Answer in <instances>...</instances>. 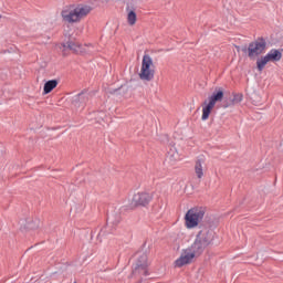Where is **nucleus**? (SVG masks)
<instances>
[{
	"label": "nucleus",
	"mask_w": 283,
	"mask_h": 283,
	"mask_svg": "<svg viewBox=\"0 0 283 283\" xmlns=\"http://www.w3.org/2000/svg\"><path fill=\"white\" fill-rule=\"evenodd\" d=\"M216 232L209 227H201L196 235L193 243L181 251L180 256L175 261L177 269H182L187 264H191L195 258H200L205 253L207 247L213 244Z\"/></svg>",
	"instance_id": "nucleus-1"
},
{
	"label": "nucleus",
	"mask_w": 283,
	"mask_h": 283,
	"mask_svg": "<svg viewBox=\"0 0 283 283\" xmlns=\"http://www.w3.org/2000/svg\"><path fill=\"white\" fill-rule=\"evenodd\" d=\"M90 12H92V7L87 4H78L74 9L63 10L61 12V17L66 23H78V21H81V19H85Z\"/></svg>",
	"instance_id": "nucleus-2"
},
{
	"label": "nucleus",
	"mask_w": 283,
	"mask_h": 283,
	"mask_svg": "<svg viewBox=\"0 0 283 283\" xmlns=\"http://www.w3.org/2000/svg\"><path fill=\"white\" fill-rule=\"evenodd\" d=\"M138 76L144 83H151L156 77V64L151 55L144 54Z\"/></svg>",
	"instance_id": "nucleus-3"
},
{
	"label": "nucleus",
	"mask_w": 283,
	"mask_h": 283,
	"mask_svg": "<svg viewBox=\"0 0 283 283\" xmlns=\"http://www.w3.org/2000/svg\"><path fill=\"white\" fill-rule=\"evenodd\" d=\"M224 98V90L216 88L212 95L208 97L202 104V116L201 120H209V116H211V112H213V107H216V103H222Z\"/></svg>",
	"instance_id": "nucleus-4"
},
{
	"label": "nucleus",
	"mask_w": 283,
	"mask_h": 283,
	"mask_svg": "<svg viewBox=\"0 0 283 283\" xmlns=\"http://www.w3.org/2000/svg\"><path fill=\"white\" fill-rule=\"evenodd\" d=\"M207 213V208L205 207H193L187 211L185 214L186 229H196L202 220H205V214Z\"/></svg>",
	"instance_id": "nucleus-5"
},
{
	"label": "nucleus",
	"mask_w": 283,
	"mask_h": 283,
	"mask_svg": "<svg viewBox=\"0 0 283 283\" xmlns=\"http://www.w3.org/2000/svg\"><path fill=\"white\" fill-rule=\"evenodd\" d=\"M132 275L135 280H143V277L149 275V259L147 253L138 255Z\"/></svg>",
	"instance_id": "nucleus-6"
},
{
	"label": "nucleus",
	"mask_w": 283,
	"mask_h": 283,
	"mask_svg": "<svg viewBox=\"0 0 283 283\" xmlns=\"http://www.w3.org/2000/svg\"><path fill=\"white\" fill-rule=\"evenodd\" d=\"M242 52L248 54L249 59L255 60L260 56V54H264L266 52V40L258 39L249 44V46H243Z\"/></svg>",
	"instance_id": "nucleus-7"
},
{
	"label": "nucleus",
	"mask_w": 283,
	"mask_h": 283,
	"mask_svg": "<svg viewBox=\"0 0 283 283\" xmlns=\"http://www.w3.org/2000/svg\"><path fill=\"white\" fill-rule=\"evenodd\" d=\"M151 200H154V196H151V193L145 191L137 192L133 196L130 205L132 207H147Z\"/></svg>",
	"instance_id": "nucleus-8"
},
{
	"label": "nucleus",
	"mask_w": 283,
	"mask_h": 283,
	"mask_svg": "<svg viewBox=\"0 0 283 283\" xmlns=\"http://www.w3.org/2000/svg\"><path fill=\"white\" fill-rule=\"evenodd\" d=\"M87 101H90V95L87 93H80L73 97L72 105L74 109L83 111L85 105H87Z\"/></svg>",
	"instance_id": "nucleus-9"
},
{
	"label": "nucleus",
	"mask_w": 283,
	"mask_h": 283,
	"mask_svg": "<svg viewBox=\"0 0 283 283\" xmlns=\"http://www.w3.org/2000/svg\"><path fill=\"white\" fill-rule=\"evenodd\" d=\"M69 48L74 54H87L90 52V45L80 44L74 40H69Z\"/></svg>",
	"instance_id": "nucleus-10"
},
{
	"label": "nucleus",
	"mask_w": 283,
	"mask_h": 283,
	"mask_svg": "<svg viewBox=\"0 0 283 283\" xmlns=\"http://www.w3.org/2000/svg\"><path fill=\"white\" fill-rule=\"evenodd\" d=\"M195 174L199 180L205 178V158L200 157L195 163Z\"/></svg>",
	"instance_id": "nucleus-11"
},
{
	"label": "nucleus",
	"mask_w": 283,
	"mask_h": 283,
	"mask_svg": "<svg viewBox=\"0 0 283 283\" xmlns=\"http://www.w3.org/2000/svg\"><path fill=\"white\" fill-rule=\"evenodd\" d=\"M239 103H242V94H234L233 98L223 101L221 107L227 109L229 107H233V105H238Z\"/></svg>",
	"instance_id": "nucleus-12"
},
{
	"label": "nucleus",
	"mask_w": 283,
	"mask_h": 283,
	"mask_svg": "<svg viewBox=\"0 0 283 283\" xmlns=\"http://www.w3.org/2000/svg\"><path fill=\"white\" fill-rule=\"evenodd\" d=\"M265 56L270 63L282 61V53L277 49H272Z\"/></svg>",
	"instance_id": "nucleus-13"
},
{
	"label": "nucleus",
	"mask_w": 283,
	"mask_h": 283,
	"mask_svg": "<svg viewBox=\"0 0 283 283\" xmlns=\"http://www.w3.org/2000/svg\"><path fill=\"white\" fill-rule=\"evenodd\" d=\"M59 86V80H50L44 83L43 94H50L53 90Z\"/></svg>",
	"instance_id": "nucleus-14"
},
{
	"label": "nucleus",
	"mask_w": 283,
	"mask_h": 283,
	"mask_svg": "<svg viewBox=\"0 0 283 283\" xmlns=\"http://www.w3.org/2000/svg\"><path fill=\"white\" fill-rule=\"evenodd\" d=\"M70 41L67 42H62L60 44L56 45V49L59 50V52H61L62 56H67V54H70Z\"/></svg>",
	"instance_id": "nucleus-15"
},
{
	"label": "nucleus",
	"mask_w": 283,
	"mask_h": 283,
	"mask_svg": "<svg viewBox=\"0 0 283 283\" xmlns=\"http://www.w3.org/2000/svg\"><path fill=\"white\" fill-rule=\"evenodd\" d=\"M39 219H34V218H29L25 221V229H28L29 231H34V229H36L39 227Z\"/></svg>",
	"instance_id": "nucleus-16"
},
{
	"label": "nucleus",
	"mask_w": 283,
	"mask_h": 283,
	"mask_svg": "<svg viewBox=\"0 0 283 283\" xmlns=\"http://www.w3.org/2000/svg\"><path fill=\"white\" fill-rule=\"evenodd\" d=\"M268 63H270V62H269L266 55L256 60V70H259V72H262V70H264V67H266Z\"/></svg>",
	"instance_id": "nucleus-17"
},
{
	"label": "nucleus",
	"mask_w": 283,
	"mask_h": 283,
	"mask_svg": "<svg viewBox=\"0 0 283 283\" xmlns=\"http://www.w3.org/2000/svg\"><path fill=\"white\" fill-rule=\"evenodd\" d=\"M127 21L129 25H136V21H137V15H136V11L134 10H128L127 13Z\"/></svg>",
	"instance_id": "nucleus-18"
},
{
	"label": "nucleus",
	"mask_w": 283,
	"mask_h": 283,
	"mask_svg": "<svg viewBox=\"0 0 283 283\" xmlns=\"http://www.w3.org/2000/svg\"><path fill=\"white\" fill-rule=\"evenodd\" d=\"M168 158L170 160H179L180 155H178V151H176V149H170V151L168 153Z\"/></svg>",
	"instance_id": "nucleus-19"
},
{
	"label": "nucleus",
	"mask_w": 283,
	"mask_h": 283,
	"mask_svg": "<svg viewBox=\"0 0 283 283\" xmlns=\"http://www.w3.org/2000/svg\"><path fill=\"white\" fill-rule=\"evenodd\" d=\"M0 19H3V15H1V13H0Z\"/></svg>",
	"instance_id": "nucleus-20"
}]
</instances>
